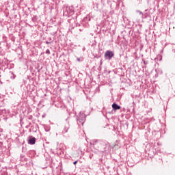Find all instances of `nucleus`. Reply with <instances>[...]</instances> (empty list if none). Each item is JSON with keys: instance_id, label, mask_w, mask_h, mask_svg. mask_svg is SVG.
<instances>
[{"instance_id": "f257e3e1", "label": "nucleus", "mask_w": 175, "mask_h": 175, "mask_svg": "<svg viewBox=\"0 0 175 175\" xmlns=\"http://www.w3.org/2000/svg\"><path fill=\"white\" fill-rule=\"evenodd\" d=\"M114 54L113 53V52L110 51H107L105 54V57H107L109 58V59H111V58H113Z\"/></svg>"}, {"instance_id": "f03ea898", "label": "nucleus", "mask_w": 175, "mask_h": 175, "mask_svg": "<svg viewBox=\"0 0 175 175\" xmlns=\"http://www.w3.org/2000/svg\"><path fill=\"white\" fill-rule=\"evenodd\" d=\"M29 144H35L36 143V139L35 137H31L29 140Z\"/></svg>"}, {"instance_id": "7ed1b4c3", "label": "nucleus", "mask_w": 175, "mask_h": 175, "mask_svg": "<svg viewBox=\"0 0 175 175\" xmlns=\"http://www.w3.org/2000/svg\"><path fill=\"white\" fill-rule=\"evenodd\" d=\"M112 107L113 109H114V110H120V107L118 106L117 104H113Z\"/></svg>"}, {"instance_id": "20e7f679", "label": "nucleus", "mask_w": 175, "mask_h": 175, "mask_svg": "<svg viewBox=\"0 0 175 175\" xmlns=\"http://www.w3.org/2000/svg\"><path fill=\"white\" fill-rule=\"evenodd\" d=\"M46 54H50V50H46Z\"/></svg>"}, {"instance_id": "39448f33", "label": "nucleus", "mask_w": 175, "mask_h": 175, "mask_svg": "<svg viewBox=\"0 0 175 175\" xmlns=\"http://www.w3.org/2000/svg\"><path fill=\"white\" fill-rule=\"evenodd\" d=\"M76 163H77V161L74 162V165H76Z\"/></svg>"}, {"instance_id": "423d86ee", "label": "nucleus", "mask_w": 175, "mask_h": 175, "mask_svg": "<svg viewBox=\"0 0 175 175\" xmlns=\"http://www.w3.org/2000/svg\"><path fill=\"white\" fill-rule=\"evenodd\" d=\"M46 44H49V42L46 41Z\"/></svg>"}]
</instances>
